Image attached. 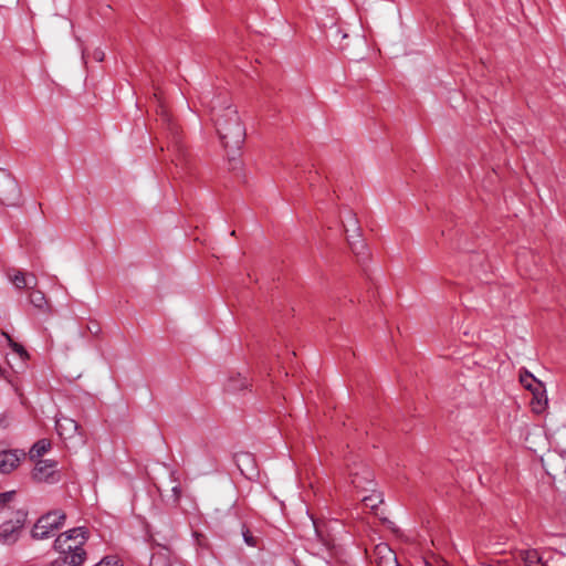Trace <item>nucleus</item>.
<instances>
[{
  "instance_id": "obj_1",
  "label": "nucleus",
  "mask_w": 566,
  "mask_h": 566,
  "mask_svg": "<svg viewBox=\"0 0 566 566\" xmlns=\"http://www.w3.org/2000/svg\"><path fill=\"white\" fill-rule=\"evenodd\" d=\"M86 539V531L83 527L61 533L53 544L59 557L48 566H82L86 559V552L83 548Z\"/></svg>"
},
{
  "instance_id": "obj_2",
  "label": "nucleus",
  "mask_w": 566,
  "mask_h": 566,
  "mask_svg": "<svg viewBox=\"0 0 566 566\" xmlns=\"http://www.w3.org/2000/svg\"><path fill=\"white\" fill-rule=\"evenodd\" d=\"M216 127L226 148L239 150L245 140V128L237 108L228 106L216 118Z\"/></svg>"
},
{
  "instance_id": "obj_3",
  "label": "nucleus",
  "mask_w": 566,
  "mask_h": 566,
  "mask_svg": "<svg viewBox=\"0 0 566 566\" xmlns=\"http://www.w3.org/2000/svg\"><path fill=\"white\" fill-rule=\"evenodd\" d=\"M157 115L159 116V120L167 132V137L169 139L168 149L172 150L174 153L172 161L176 164V166L186 163L187 153L181 144L179 127L174 122L167 107L160 101L157 107Z\"/></svg>"
},
{
  "instance_id": "obj_4",
  "label": "nucleus",
  "mask_w": 566,
  "mask_h": 566,
  "mask_svg": "<svg viewBox=\"0 0 566 566\" xmlns=\"http://www.w3.org/2000/svg\"><path fill=\"white\" fill-rule=\"evenodd\" d=\"M66 520V514L61 510H54L43 514L33 525L31 536L33 539L49 538L60 530Z\"/></svg>"
},
{
  "instance_id": "obj_5",
  "label": "nucleus",
  "mask_w": 566,
  "mask_h": 566,
  "mask_svg": "<svg viewBox=\"0 0 566 566\" xmlns=\"http://www.w3.org/2000/svg\"><path fill=\"white\" fill-rule=\"evenodd\" d=\"M0 203L18 208L23 203V196L17 179L6 169L0 168Z\"/></svg>"
},
{
  "instance_id": "obj_6",
  "label": "nucleus",
  "mask_w": 566,
  "mask_h": 566,
  "mask_svg": "<svg viewBox=\"0 0 566 566\" xmlns=\"http://www.w3.org/2000/svg\"><path fill=\"white\" fill-rule=\"evenodd\" d=\"M28 512L19 509L13 512V516L0 525V542L4 545H13L20 538L21 532L25 525Z\"/></svg>"
},
{
  "instance_id": "obj_7",
  "label": "nucleus",
  "mask_w": 566,
  "mask_h": 566,
  "mask_svg": "<svg viewBox=\"0 0 566 566\" xmlns=\"http://www.w3.org/2000/svg\"><path fill=\"white\" fill-rule=\"evenodd\" d=\"M31 478L35 483H57L61 480L57 462L39 459L34 464Z\"/></svg>"
},
{
  "instance_id": "obj_8",
  "label": "nucleus",
  "mask_w": 566,
  "mask_h": 566,
  "mask_svg": "<svg viewBox=\"0 0 566 566\" xmlns=\"http://www.w3.org/2000/svg\"><path fill=\"white\" fill-rule=\"evenodd\" d=\"M521 384L533 394L531 407L533 412L543 413L548 405V399L543 382L537 381V385L527 384L524 376L520 377Z\"/></svg>"
},
{
  "instance_id": "obj_9",
  "label": "nucleus",
  "mask_w": 566,
  "mask_h": 566,
  "mask_svg": "<svg viewBox=\"0 0 566 566\" xmlns=\"http://www.w3.org/2000/svg\"><path fill=\"white\" fill-rule=\"evenodd\" d=\"M371 563L375 566H401L396 553L386 543H379L375 546Z\"/></svg>"
},
{
  "instance_id": "obj_10",
  "label": "nucleus",
  "mask_w": 566,
  "mask_h": 566,
  "mask_svg": "<svg viewBox=\"0 0 566 566\" xmlns=\"http://www.w3.org/2000/svg\"><path fill=\"white\" fill-rule=\"evenodd\" d=\"M237 465L248 480L253 481L259 478V469L253 454L249 452H240L235 454Z\"/></svg>"
},
{
  "instance_id": "obj_11",
  "label": "nucleus",
  "mask_w": 566,
  "mask_h": 566,
  "mask_svg": "<svg viewBox=\"0 0 566 566\" xmlns=\"http://www.w3.org/2000/svg\"><path fill=\"white\" fill-rule=\"evenodd\" d=\"M21 455L18 450H7L0 443V472L8 474L19 467Z\"/></svg>"
},
{
  "instance_id": "obj_12",
  "label": "nucleus",
  "mask_w": 566,
  "mask_h": 566,
  "mask_svg": "<svg viewBox=\"0 0 566 566\" xmlns=\"http://www.w3.org/2000/svg\"><path fill=\"white\" fill-rule=\"evenodd\" d=\"M520 556L525 566H560L551 556L544 560L543 555L535 548L522 551Z\"/></svg>"
},
{
  "instance_id": "obj_13",
  "label": "nucleus",
  "mask_w": 566,
  "mask_h": 566,
  "mask_svg": "<svg viewBox=\"0 0 566 566\" xmlns=\"http://www.w3.org/2000/svg\"><path fill=\"white\" fill-rule=\"evenodd\" d=\"M352 484L356 489L367 490V485L374 481V473L367 467H360L359 470L350 469Z\"/></svg>"
},
{
  "instance_id": "obj_14",
  "label": "nucleus",
  "mask_w": 566,
  "mask_h": 566,
  "mask_svg": "<svg viewBox=\"0 0 566 566\" xmlns=\"http://www.w3.org/2000/svg\"><path fill=\"white\" fill-rule=\"evenodd\" d=\"M55 424L59 436L64 439L73 438L80 429L78 423L74 419L64 416L59 417Z\"/></svg>"
},
{
  "instance_id": "obj_15",
  "label": "nucleus",
  "mask_w": 566,
  "mask_h": 566,
  "mask_svg": "<svg viewBox=\"0 0 566 566\" xmlns=\"http://www.w3.org/2000/svg\"><path fill=\"white\" fill-rule=\"evenodd\" d=\"M29 301L40 312L45 314L52 313V305L42 291L31 289V292L29 293Z\"/></svg>"
},
{
  "instance_id": "obj_16",
  "label": "nucleus",
  "mask_w": 566,
  "mask_h": 566,
  "mask_svg": "<svg viewBox=\"0 0 566 566\" xmlns=\"http://www.w3.org/2000/svg\"><path fill=\"white\" fill-rule=\"evenodd\" d=\"M249 386L250 382L247 377H243L241 374H233L227 378L224 389L229 392L234 394L248 389Z\"/></svg>"
},
{
  "instance_id": "obj_17",
  "label": "nucleus",
  "mask_w": 566,
  "mask_h": 566,
  "mask_svg": "<svg viewBox=\"0 0 566 566\" xmlns=\"http://www.w3.org/2000/svg\"><path fill=\"white\" fill-rule=\"evenodd\" d=\"M10 282L19 290H23L29 286L28 274L17 270L10 269L7 273Z\"/></svg>"
},
{
  "instance_id": "obj_18",
  "label": "nucleus",
  "mask_w": 566,
  "mask_h": 566,
  "mask_svg": "<svg viewBox=\"0 0 566 566\" xmlns=\"http://www.w3.org/2000/svg\"><path fill=\"white\" fill-rule=\"evenodd\" d=\"M51 449V441L48 439H41L36 441L29 451V458L31 460H39Z\"/></svg>"
},
{
  "instance_id": "obj_19",
  "label": "nucleus",
  "mask_w": 566,
  "mask_h": 566,
  "mask_svg": "<svg viewBox=\"0 0 566 566\" xmlns=\"http://www.w3.org/2000/svg\"><path fill=\"white\" fill-rule=\"evenodd\" d=\"M170 479H171V482L174 483V485L171 488V493H170V495H168L167 501L169 503H171L174 506H178L180 497L182 495V490L179 484V479H178L177 472L172 471L170 473Z\"/></svg>"
},
{
  "instance_id": "obj_20",
  "label": "nucleus",
  "mask_w": 566,
  "mask_h": 566,
  "mask_svg": "<svg viewBox=\"0 0 566 566\" xmlns=\"http://www.w3.org/2000/svg\"><path fill=\"white\" fill-rule=\"evenodd\" d=\"M346 234H347V242H348L353 253H355L356 255L364 254L365 250H366V244H365L364 240H361V237L357 238L355 232H349Z\"/></svg>"
},
{
  "instance_id": "obj_21",
  "label": "nucleus",
  "mask_w": 566,
  "mask_h": 566,
  "mask_svg": "<svg viewBox=\"0 0 566 566\" xmlns=\"http://www.w3.org/2000/svg\"><path fill=\"white\" fill-rule=\"evenodd\" d=\"M2 335L7 338V340H8V345L12 348V350H13L14 353H17V354L19 355V357H20L22 360H24V361H25V360H28V359H29V357H30V356H29V353L25 350V348H24L21 344H19V343H17V342H14V340L11 338V336H10L8 333H6V332H2Z\"/></svg>"
},
{
  "instance_id": "obj_22",
  "label": "nucleus",
  "mask_w": 566,
  "mask_h": 566,
  "mask_svg": "<svg viewBox=\"0 0 566 566\" xmlns=\"http://www.w3.org/2000/svg\"><path fill=\"white\" fill-rule=\"evenodd\" d=\"M343 226L346 233L355 232L357 238L361 237V230L360 227L358 226V220L355 213L350 212L349 220L347 221V223H344Z\"/></svg>"
},
{
  "instance_id": "obj_23",
  "label": "nucleus",
  "mask_w": 566,
  "mask_h": 566,
  "mask_svg": "<svg viewBox=\"0 0 566 566\" xmlns=\"http://www.w3.org/2000/svg\"><path fill=\"white\" fill-rule=\"evenodd\" d=\"M382 495L380 493H374L363 499L364 504L370 507L371 510L377 509L379 504L382 503Z\"/></svg>"
},
{
  "instance_id": "obj_24",
  "label": "nucleus",
  "mask_w": 566,
  "mask_h": 566,
  "mask_svg": "<svg viewBox=\"0 0 566 566\" xmlns=\"http://www.w3.org/2000/svg\"><path fill=\"white\" fill-rule=\"evenodd\" d=\"M314 526H315V532H316V535L317 537L321 539V542L327 547V548H332L334 546V543H333V539H331L329 537H326L324 534H323V531L319 525H317L315 522H314Z\"/></svg>"
},
{
  "instance_id": "obj_25",
  "label": "nucleus",
  "mask_w": 566,
  "mask_h": 566,
  "mask_svg": "<svg viewBox=\"0 0 566 566\" xmlns=\"http://www.w3.org/2000/svg\"><path fill=\"white\" fill-rule=\"evenodd\" d=\"M86 329L95 337H98L102 334V327L99 323L95 319H91L87 323Z\"/></svg>"
},
{
  "instance_id": "obj_26",
  "label": "nucleus",
  "mask_w": 566,
  "mask_h": 566,
  "mask_svg": "<svg viewBox=\"0 0 566 566\" xmlns=\"http://www.w3.org/2000/svg\"><path fill=\"white\" fill-rule=\"evenodd\" d=\"M149 566H171L169 560L164 555L153 556Z\"/></svg>"
},
{
  "instance_id": "obj_27",
  "label": "nucleus",
  "mask_w": 566,
  "mask_h": 566,
  "mask_svg": "<svg viewBox=\"0 0 566 566\" xmlns=\"http://www.w3.org/2000/svg\"><path fill=\"white\" fill-rule=\"evenodd\" d=\"M95 566H119V559L116 556H105Z\"/></svg>"
},
{
  "instance_id": "obj_28",
  "label": "nucleus",
  "mask_w": 566,
  "mask_h": 566,
  "mask_svg": "<svg viewBox=\"0 0 566 566\" xmlns=\"http://www.w3.org/2000/svg\"><path fill=\"white\" fill-rule=\"evenodd\" d=\"M242 535H243V539L244 542L249 545V546H256L258 544V538L254 537L252 535V533L248 530V528H243L242 530Z\"/></svg>"
},
{
  "instance_id": "obj_29",
  "label": "nucleus",
  "mask_w": 566,
  "mask_h": 566,
  "mask_svg": "<svg viewBox=\"0 0 566 566\" xmlns=\"http://www.w3.org/2000/svg\"><path fill=\"white\" fill-rule=\"evenodd\" d=\"M15 496V491H8L0 493V505H6L9 502L13 501Z\"/></svg>"
},
{
  "instance_id": "obj_30",
  "label": "nucleus",
  "mask_w": 566,
  "mask_h": 566,
  "mask_svg": "<svg viewBox=\"0 0 566 566\" xmlns=\"http://www.w3.org/2000/svg\"><path fill=\"white\" fill-rule=\"evenodd\" d=\"M522 376H524V377H525V379H526V382H527V384H533L532 381H534V382H536V384H537V381H538V380H537V379H535V378L533 377V375H532L530 371H527V370H525V371L521 375V377H522Z\"/></svg>"
},
{
  "instance_id": "obj_31",
  "label": "nucleus",
  "mask_w": 566,
  "mask_h": 566,
  "mask_svg": "<svg viewBox=\"0 0 566 566\" xmlns=\"http://www.w3.org/2000/svg\"><path fill=\"white\" fill-rule=\"evenodd\" d=\"M28 277H30V280L28 279L29 286L31 289H34V286H36V284H38V280H36L35 275L34 274H28Z\"/></svg>"
},
{
  "instance_id": "obj_32",
  "label": "nucleus",
  "mask_w": 566,
  "mask_h": 566,
  "mask_svg": "<svg viewBox=\"0 0 566 566\" xmlns=\"http://www.w3.org/2000/svg\"><path fill=\"white\" fill-rule=\"evenodd\" d=\"M94 57L97 60V61H103L104 60V52L101 51V50H97L94 52Z\"/></svg>"
},
{
  "instance_id": "obj_33",
  "label": "nucleus",
  "mask_w": 566,
  "mask_h": 566,
  "mask_svg": "<svg viewBox=\"0 0 566 566\" xmlns=\"http://www.w3.org/2000/svg\"><path fill=\"white\" fill-rule=\"evenodd\" d=\"M546 552H554V553L559 554V555H562V556H566V554H565V553H563V552H560V551H558V549H556V548H547V549H546Z\"/></svg>"
},
{
  "instance_id": "obj_34",
  "label": "nucleus",
  "mask_w": 566,
  "mask_h": 566,
  "mask_svg": "<svg viewBox=\"0 0 566 566\" xmlns=\"http://www.w3.org/2000/svg\"><path fill=\"white\" fill-rule=\"evenodd\" d=\"M196 537H197V541H198V544L199 545H202V542H201V538H203L202 535L198 534V533H195Z\"/></svg>"
},
{
  "instance_id": "obj_35",
  "label": "nucleus",
  "mask_w": 566,
  "mask_h": 566,
  "mask_svg": "<svg viewBox=\"0 0 566 566\" xmlns=\"http://www.w3.org/2000/svg\"><path fill=\"white\" fill-rule=\"evenodd\" d=\"M347 38H348L347 33H342V39H347Z\"/></svg>"
},
{
  "instance_id": "obj_36",
  "label": "nucleus",
  "mask_w": 566,
  "mask_h": 566,
  "mask_svg": "<svg viewBox=\"0 0 566 566\" xmlns=\"http://www.w3.org/2000/svg\"><path fill=\"white\" fill-rule=\"evenodd\" d=\"M0 374H1V375L3 374V370H2V368H1V367H0Z\"/></svg>"
}]
</instances>
